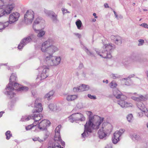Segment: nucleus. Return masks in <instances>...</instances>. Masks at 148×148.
<instances>
[{
    "mask_svg": "<svg viewBox=\"0 0 148 148\" xmlns=\"http://www.w3.org/2000/svg\"><path fill=\"white\" fill-rule=\"evenodd\" d=\"M115 16L116 18L117 19H119L118 16L117 14H115Z\"/></svg>",
    "mask_w": 148,
    "mask_h": 148,
    "instance_id": "nucleus-57",
    "label": "nucleus"
},
{
    "mask_svg": "<svg viewBox=\"0 0 148 148\" xmlns=\"http://www.w3.org/2000/svg\"><path fill=\"white\" fill-rule=\"evenodd\" d=\"M36 114H34L33 115L30 116H22L21 119V121H27L31 119H32L33 120V118L32 117L34 116V115Z\"/></svg>",
    "mask_w": 148,
    "mask_h": 148,
    "instance_id": "nucleus-31",
    "label": "nucleus"
},
{
    "mask_svg": "<svg viewBox=\"0 0 148 148\" xmlns=\"http://www.w3.org/2000/svg\"><path fill=\"white\" fill-rule=\"evenodd\" d=\"M83 48L88 55L92 57L95 56L94 52L91 51L85 46H84Z\"/></svg>",
    "mask_w": 148,
    "mask_h": 148,
    "instance_id": "nucleus-32",
    "label": "nucleus"
},
{
    "mask_svg": "<svg viewBox=\"0 0 148 148\" xmlns=\"http://www.w3.org/2000/svg\"><path fill=\"white\" fill-rule=\"evenodd\" d=\"M111 125L107 122H104L102 124L101 128L98 131L99 138L100 139L104 138L107 136V134L111 132Z\"/></svg>",
    "mask_w": 148,
    "mask_h": 148,
    "instance_id": "nucleus-5",
    "label": "nucleus"
},
{
    "mask_svg": "<svg viewBox=\"0 0 148 148\" xmlns=\"http://www.w3.org/2000/svg\"><path fill=\"white\" fill-rule=\"evenodd\" d=\"M147 98L146 95H143L138 94L136 93H134L132 94L131 97V98L132 99L138 102L145 101L147 99Z\"/></svg>",
    "mask_w": 148,
    "mask_h": 148,
    "instance_id": "nucleus-15",
    "label": "nucleus"
},
{
    "mask_svg": "<svg viewBox=\"0 0 148 148\" xmlns=\"http://www.w3.org/2000/svg\"><path fill=\"white\" fill-rule=\"evenodd\" d=\"M120 99L121 100H120L118 101L117 103L122 108H125L132 106V103L125 101V100L126 99Z\"/></svg>",
    "mask_w": 148,
    "mask_h": 148,
    "instance_id": "nucleus-22",
    "label": "nucleus"
},
{
    "mask_svg": "<svg viewBox=\"0 0 148 148\" xmlns=\"http://www.w3.org/2000/svg\"><path fill=\"white\" fill-rule=\"evenodd\" d=\"M110 87L111 88H114L116 87L117 85L115 81H112L109 85Z\"/></svg>",
    "mask_w": 148,
    "mask_h": 148,
    "instance_id": "nucleus-38",
    "label": "nucleus"
},
{
    "mask_svg": "<svg viewBox=\"0 0 148 148\" xmlns=\"http://www.w3.org/2000/svg\"><path fill=\"white\" fill-rule=\"evenodd\" d=\"M28 36L31 39V41L35 39L36 38V36L34 34H31Z\"/></svg>",
    "mask_w": 148,
    "mask_h": 148,
    "instance_id": "nucleus-43",
    "label": "nucleus"
},
{
    "mask_svg": "<svg viewBox=\"0 0 148 148\" xmlns=\"http://www.w3.org/2000/svg\"><path fill=\"white\" fill-rule=\"evenodd\" d=\"M39 75L36 78L37 81L40 82V81L42 79H44L47 77V73L49 70V67L47 66H43L38 68Z\"/></svg>",
    "mask_w": 148,
    "mask_h": 148,
    "instance_id": "nucleus-8",
    "label": "nucleus"
},
{
    "mask_svg": "<svg viewBox=\"0 0 148 148\" xmlns=\"http://www.w3.org/2000/svg\"><path fill=\"white\" fill-rule=\"evenodd\" d=\"M88 96L89 98L91 99H96V98L95 96L91 95L90 94H88Z\"/></svg>",
    "mask_w": 148,
    "mask_h": 148,
    "instance_id": "nucleus-46",
    "label": "nucleus"
},
{
    "mask_svg": "<svg viewBox=\"0 0 148 148\" xmlns=\"http://www.w3.org/2000/svg\"><path fill=\"white\" fill-rule=\"evenodd\" d=\"M38 141L40 143L42 142L43 141V140H42L40 139L39 138H38Z\"/></svg>",
    "mask_w": 148,
    "mask_h": 148,
    "instance_id": "nucleus-56",
    "label": "nucleus"
},
{
    "mask_svg": "<svg viewBox=\"0 0 148 148\" xmlns=\"http://www.w3.org/2000/svg\"><path fill=\"white\" fill-rule=\"evenodd\" d=\"M105 148H112V146L110 145H107Z\"/></svg>",
    "mask_w": 148,
    "mask_h": 148,
    "instance_id": "nucleus-53",
    "label": "nucleus"
},
{
    "mask_svg": "<svg viewBox=\"0 0 148 148\" xmlns=\"http://www.w3.org/2000/svg\"><path fill=\"white\" fill-rule=\"evenodd\" d=\"M118 17H119V18H123V16L121 15H120L119 16H118Z\"/></svg>",
    "mask_w": 148,
    "mask_h": 148,
    "instance_id": "nucleus-62",
    "label": "nucleus"
},
{
    "mask_svg": "<svg viewBox=\"0 0 148 148\" xmlns=\"http://www.w3.org/2000/svg\"><path fill=\"white\" fill-rule=\"evenodd\" d=\"M134 76V75L132 74L130 75L128 77V78H124L122 79V80H126V81L128 82V83H127L126 82H125V84L127 85H130V83L131 82L130 80L129 79L133 77Z\"/></svg>",
    "mask_w": 148,
    "mask_h": 148,
    "instance_id": "nucleus-34",
    "label": "nucleus"
},
{
    "mask_svg": "<svg viewBox=\"0 0 148 148\" xmlns=\"http://www.w3.org/2000/svg\"><path fill=\"white\" fill-rule=\"evenodd\" d=\"M41 99L40 98H37L35 101L34 106L35 110H33L32 112H41L43 109L41 104L40 103Z\"/></svg>",
    "mask_w": 148,
    "mask_h": 148,
    "instance_id": "nucleus-16",
    "label": "nucleus"
},
{
    "mask_svg": "<svg viewBox=\"0 0 148 148\" xmlns=\"http://www.w3.org/2000/svg\"><path fill=\"white\" fill-rule=\"evenodd\" d=\"M61 127V125H58L56 128L55 130V135L54 139L55 141H60L61 140L60 136V128Z\"/></svg>",
    "mask_w": 148,
    "mask_h": 148,
    "instance_id": "nucleus-24",
    "label": "nucleus"
},
{
    "mask_svg": "<svg viewBox=\"0 0 148 148\" xmlns=\"http://www.w3.org/2000/svg\"><path fill=\"white\" fill-rule=\"evenodd\" d=\"M143 116V114H140L139 113V116L140 117H142Z\"/></svg>",
    "mask_w": 148,
    "mask_h": 148,
    "instance_id": "nucleus-59",
    "label": "nucleus"
},
{
    "mask_svg": "<svg viewBox=\"0 0 148 148\" xmlns=\"http://www.w3.org/2000/svg\"><path fill=\"white\" fill-rule=\"evenodd\" d=\"M54 93V92L53 91H51L45 95V97L47 98V99L49 100L50 99L51 97L53 96Z\"/></svg>",
    "mask_w": 148,
    "mask_h": 148,
    "instance_id": "nucleus-37",
    "label": "nucleus"
},
{
    "mask_svg": "<svg viewBox=\"0 0 148 148\" xmlns=\"http://www.w3.org/2000/svg\"><path fill=\"white\" fill-rule=\"evenodd\" d=\"M42 117V115L41 114L38 113L35 114L34 116L32 117L34 121L33 123L32 124L28 125L26 127H25L26 130H28L31 129H34V130L36 128H37V127L36 126L38 124V121H40Z\"/></svg>",
    "mask_w": 148,
    "mask_h": 148,
    "instance_id": "nucleus-9",
    "label": "nucleus"
},
{
    "mask_svg": "<svg viewBox=\"0 0 148 148\" xmlns=\"http://www.w3.org/2000/svg\"><path fill=\"white\" fill-rule=\"evenodd\" d=\"M74 34L75 36L79 38H80L81 37V35L77 33H75Z\"/></svg>",
    "mask_w": 148,
    "mask_h": 148,
    "instance_id": "nucleus-50",
    "label": "nucleus"
},
{
    "mask_svg": "<svg viewBox=\"0 0 148 148\" xmlns=\"http://www.w3.org/2000/svg\"><path fill=\"white\" fill-rule=\"evenodd\" d=\"M77 96L76 95H68L66 96V99L69 101H72L76 99Z\"/></svg>",
    "mask_w": 148,
    "mask_h": 148,
    "instance_id": "nucleus-30",
    "label": "nucleus"
},
{
    "mask_svg": "<svg viewBox=\"0 0 148 148\" xmlns=\"http://www.w3.org/2000/svg\"><path fill=\"white\" fill-rule=\"evenodd\" d=\"M146 74L147 78H148V71H147L146 72Z\"/></svg>",
    "mask_w": 148,
    "mask_h": 148,
    "instance_id": "nucleus-61",
    "label": "nucleus"
},
{
    "mask_svg": "<svg viewBox=\"0 0 148 148\" xmlns=\"http://www.w3.org/2000/svg\"><path fill=\"white\" fill-rule=\"evenodd\" d=\"M45 132H46V135L47 136H48V135H49V133L48 132H47V130L46 131H45Z\"/></svg>",
    "mask_w": 148,
    "mask_h": 148,
    "instance_id": "nucleus-60",
    "label": "nucleus"
},
{
    "mask_svg": "<svg viewBox=\"0 0 148 148\" xmlns=\"http://www.w3.org/2000/svg\"><path fill=\"white\" fill-rule=\"evenodd\" d=\"M126 118L127 121L129 122H131L133 119V116L131 114H128Z\"/></svg>",
    "mask_w": 148,
    "mask_h": 148,
    "instance_id": "nucleus-40",
    "label": "nucleus"
},
{
    "mask_svg": "<svg viewBox=\"0 0 148 148\" xmlns=\"http://www.w3.org/2000/svg\"><path fill=\"white\" fill-rule=\"evenodd\" d=\"M59 50V49L58 47L56 46L52 45V44H51L49 49V50L48 53L49 54L52 55L54 53Z\"/></svg>",
    "mask_w": 148,
    "mask_h": 148,
    "instance_id": "nucleus-28",
    "label": "nucleus"
},
{
    "mask_svg": "<svg viewBox=\"0 0 148 148\" xmlns=\"http://www.w3.org/2000/svg\"><path fill=\"white\" fill-rule=\"evenodd\" d=\"M8 22H6L4 23L0 22V32L8 26Z\"/></svg>",
    "mask_w": 148,
    "mask_h": 148,
    "instance_id": "nucleus-33",
    "label": "nucleus"
},
{
    "mask_svg": "<svg viewBox=\"0 0 148 148\" xmlns=\"http://www.w3.org/2000/svg\"><path fill=\"white\" fill-rule=\"evenodd\" d=\"M62 10L64 14L66 13H69V12L68 11L67 9L64 8H62Z\"/></svg>",
    "mask_w": 148,
    "mask_h": 148,
    "instance_id": "nucleus-49",
    "label": "nucleus"
},
{
    "mask_svg": "<svg viewBox=\"0 0 148 148\" xmlns=\"http://www.w3.org/2000/svg\"><path fill=\"white\" fill-rule=\"evenodd\" d=\"M16 77L15 74H12L10 76V82L8 85L6 86L5 90L6 91L5 92V95H7L8 97L12 98L14 97L15 92L12 91L14 89V81L16 80Z\"/></svg>",
    "mask_w": 148,
    "mask_h": 148,
    "instance_id": "nucleus-3",
    "label": "nucleus"
},
{
    "mask_svg": "<svg viewBox=\"0 0 148 148\" xmlns=\"http://www.w3.org/2000/svg\"><path fill=\"white\" fill-rule=\"evenodd\" d=\"M39 28H33L35 32L37 34V36L39 38L43 37L45 35L46 32L43 29H38Z\"/></svg>",
    "mask_w": 148,
    "mask_h": 148,
    "instance_id": "nucleus-26",
    "label": "nucleus"
},
{
    "mask_svg": "<svg viewBox=\"0 0 148 148\" xmlns=\"http://www.w3.org/2000/svg\"><path fill=\"white\" fill-rule=\"evenodd\" d=\"M75 24L78 29L81 30L82 29L81 27L82 25L81 21L79 19H78L75 22Z\"/></svg>",
    "mask_w": 148,
    "mask_h": 148,
    "instance_id": "nucleus-36",
    "label": "nucleus"
},
{
    "mask_svg": "<svg viewBox=\"0 0 148 148\" xmlns=\"http://www.w3.org/2000/svg\"><path fill=\"white\" fill-rule=\"evenodd\" d=\"M45 24V21L41 17H38L34 21L33 25V28H44Z\"/></svg>",
    "mask_w": 148,
    "mask_h": 148,
    "instance_id": "nucleus-13",
    "label": "nucleus"
},
{
    "mask_svg": "<svg viewBox=\"0 0 148 148\" xmlns=\"http://www.w3.org/2000/svg\"><path fill=\"white\" fill-rule=\"evenodd\" d=\"M111 40L116 44L120 45L122 43L121 38L118 35H112L110 36Z\"/></svg>",
    "mask_w": 148,
    "mask_h": 148,
    "instance_id": "nucleus-20",
    "label": "nucleus"
},
{
    "mask_svg": "<svg viewBox=\"0 0 148 148\" xmlns=\"http://www.w3.org/2000/svg\"><path fill=\"white\" fill-rule=\"evenodd\" d=\"M39 121L37 127L33 131L35 132H38L40 131H46L47 127H49L50 124V121L46 119L42 120L40 122Z\"/></svg>",
    "mask_w": 148,
    "mask_h": 148,
    "instance_id": "nucleus-7",
    "label": "nucleus"
},
{
    "mask_svg": "<svg viewBox=\"0 0 148 148\" xmlns=\"http://www.w3.org/2000/svg\"><path fill=\"white\" fill-rule=\"evenodd\" d=\"M61 59V58L60 56H53L51 54H49L45 58L47 64L51 66H57L59 64Z\"/></svg>",
    "mask_w": 148,
    "mask_h": 148,
    "instance_id": "nucleus-6",
    "label": "nucleus"
},
{
    "mask_svg": "<svg viewBox=\"0 0 148 148\" xmlns=\"http://www.w3.org/2000/svg\"><path fill=\"white\" fill-rule=\"evenodd\" d=\"M104 5L106 8H108L109 7V6L107 3L105 4Z\"/></svg>",
    "mask_w": 148,
    "mask_h": 148,
    "instance_id": "nucleus-54",
    "label": "nucleus"
},
{
    "mask_svg": "<svg viewBox=\"0 0 148 148\" xmlns=\"http://www.w3.org/2000/svg\"><path fill=\"white\" fill-rule=\"evenodd\" d=\"M20 16L19 13L17 12H14L11 13L9 16L8 18L9 20L6 22L8 23L9 24L14 23L18 21Z\"/></svg>",
    "mask_w": 148,
    "mask_h": 148,
    "instance_id": "nucleus-14",
    "label": "nucleus"
},
{
    "mask_svg": "<svg viewBox=\"0 0 148 148\" xmlns=\"http://www.w3.org/2000/svg\"><path fill=\"white\" fill-rule=\"evenodd\" d=\"M14 89L12 91L15 92H15L16 91L20 92H26L28 90L29 88L25 86H23L21 85H19L18 84L16 83H15L14 84Z\"/></svg>",
    "mask_w": 148,
    "mask_h": 148,
    "instance_id": "nucleus-17",
    "label": "nucleus"
},
{
    "mask_svg": "<svg viewBox=\"0 0 148 148\" xmlns=\"http://www.w3.org/2000/svg\"><path fill=\"white\" fill-rule=\"evenodd\" d=\"M31 41V39L29 37L27 36L24 38L21 41L20 44L18 45V48L19 49H21L24 46L30 42Z\"/></svg>",
    "mask_w": 148,
    "mask_h": 148,
    "instance_id": "nucleus-21",
    "label": "nucleus"
},
{
    "mask_svg": "<svg viewBox=\"0 0 148 148\" xmlns=\"http://www.w3.org/2000/svg\"><path fill=\"white\" fill-rule=\"evenodd\" d=\"M105 82H106V84H107L108 83V80H106Z\"/></svg>",
    "mask_w": 148,
    "mask_h": 148,
    "instance_id": "nucleus-64",
    "label": "nucleus"
},
{
    "mask_svg": "<svg viewBox=\"0 0 148 148\" xmlns=\"http://www.w3.org/2000/svg\"><path fill=\"white\" fill-rule=\"evenodd\" d=\"M49 107L52 110L55 111L57 109V106L56 104H50L49 105Z\"/></svg>",
    "mask_w": 148,
    "mask_h": 148,
    "instance_id": "nucleus-35",
    "label": "nucleus"
},
{
    "mask_svg": "<svg viewBox=\"0 0 148 148\" xmlns=\"http://www.w3.org/2000/svg\"><path fill=\"white\" fill-rule=\"evenodd\" d=\"M52 148H63L61 147L60 145L58 143H56L53 146Z\"/></svg>",
    "mask_w": 148,
    "mask_h": 148,
    "instance_id": "nucleus-45",
    "label": "nucleus"
},
{
    "mask_svg": "<svg viewBox=\"0 0 148 148\" xmlns=\"http://www.w3.org/2000/svg\"><path fill=\"white\" fill-rule=\"evenodd\" d=\"M115 48V45L112 44H105L101 52L95 50L98 55L104 58H110L112 57L111 53Z\"/></svg>",
    "mask_w": 148,
    "mask_h": 148,
    "instance_id": "nucleus-2",
    "label": "nucleus"
},
{
    "mask_svg": "<svg viewBox=\"0 0 148 148\" xmlns=\"http://www.w3.org/2000/svg\"><path fill=\"white\" fill-rule=\"evenodd\" d=\"M16 0H7L6 2V5H9L11 4H12L14 5V7L12 8V10L15 7V5L14 3H9V1H10L12 2H14L16 1Z\"/></svg>",
    "mask_w": 148,
    "mask_h": 148,
    "instance_id": "nucleus-42",
    "label": "nucleus"
},
{
    "mask_svg": "<svg viewBox=\"0 0 148 148\" xmlns=\"http://www.w3.org/2000/svg\"><path fill=\"white\" fill-rule=\"evenodd\" d=\"M89 88V86L87 85L82 84L78 87L73 88V91L75 92L83 91L88 90Z\"/></svg>",
    "mask_w": 148,
    "mask_h": 148,
    "instance_id": "nucleus-19",
    "label": "nucleus"
},
{
    "mask_svg": "<svg viewBox=\"0 0 148 148\" xmlns=\"http://www.w3.org/2000/svg\"><path fill=\"white\" fill-rule=\"evenodd\" d=\"M93 15L94 16V17L95 18H97V16H96V14L95 13H93Z\"/></svg>",
    "mask_w": 148,
    "mask_h": 148,
    "instance_id": "nucleus-55",
    "label": "nucleus"
},
{
    "mask_svg": "<svg viewBox=\"0 0 148 148\" xmlns=\"http://www.w3.org/2000/svg\"><path fill=\"white\" fill-rule=\"evenodd\" d=\"M3 112H0V117H1L3 114Z\"/></svg>",
    "mask_w": 148,
    "mask_h": 148,
    "instance_id": "nucleus-58",
    "label": "nucleus"
},
{
    "mask_svg": "<svg viewBox=\"0 0 148 148\" xmlns=\"http://www.w3.org/2000/svg\"><path fill=\"white\" fill-rule=\"evenodd\" d=\"M138 41L139 42L138 45L139 46L143 45L144 42V40L141 39L139 40Z\"/></svg>",
    "mask_w": 148,
    "mask_h": 148,
    "instance_id": "nucleus-44",
    "label": "nucleus"
},
{
    "mask_svg": "<svg viewBox=\"0 0 148 148\" xmlns=\"http://www.w3.org/2000/svg\"><path fill=\"white\" fill-rule=\"evenodd\" d=\"M113 94L117 99H126L127 98L126 96L123 95L122 93L118 90H114L113 91Z\"/></svg>",
    "mask_w": 148,
    "mask_h": 148,
    "instance_id": "nucleus-23",
    "label": "nucleus"
},
{
    "mask_svg": "<svg viewBox=\"0 0 148 148\" xmlns=\"http://www.w3.org/2000/svg\"><path fill=\"white\" fill-rule=\"evenodd\" d=\"M34 13L31 10L27 11L24 15V20L25 22L28 24L32 23L34 18Z\"/></svg>",
    "mask_w": 148,
    "mask_h": 148,
    "instance_id": "nucleus-11",
    "label": "nucleus"
},
{
    "mask_svg": "<svg viewBox=\"0 0 148 148\" xmlns=\"http://www.w3.org/2000/svg\"><path fill=\"white\" fill-rule=\"evenodd\" d=\"M125 131L124 129H120L119 131H116L114 134V136L120 139V137L121 136L123 133Z\"/></svg>",
    "mask_w": 148,
    "mask_h": 148,
    "instance_id": "nucleus-29",
    "label": "nucleus"
},
{
    "mask_svg": "<svg viewBox=\"0 0 148 148\" xmlns=\"http://www.w3.org/2000/svg\"><path fill=\"white\" fill-rule=\"evenodd\" d=\"M7 0H0V18L10 14L12 10L14 5H6Z\"/></svg>",
    "mask_w": 148,
    "mask_h": 148,
    "instance_id": "nucleus-4",
    "label": "nucleus"
},
{
    "mask_svg": "<svg viewBox=\"0 0 148 148\" xmlns=\"http://www.w3.org/2000/svg\"><path fill=\"white\" fill-rule=\"evenodd\" d=\"M112 140L113 143L114 144H116L119 141L120 139L117 138H116V137L113 136L112 138Z\"/></svg>",
    "mask_w": 148,
    "mask_h": 148,
    "instance_id": "nucleus-41",
    "label": "nucleus"
},
{
    "mask_svg": "<svg viewBox=\"0 0 148 148\" xmlns=\"http://www.w3.org/2000/svg\"><path fill=\"white\" fill-rule=\"evenodd\" d=\"M84 66L83 64L82 63H80L79 65V67L80 69H82Z\"/></svg>",
    "mask_w": 148,
    "mask_h": 148,
    "instance_id": "nucleus-51",
    "label": "nucleus"
},
{
    "mask_svg": "<svg viewBox=\"0 0 148 148\" xmlns=\"http://www.w3.org/2000/svg\"><path fill=\"white\" fill-rule=\"evenodd\" d=\"M85 120V117L80 113H77L73 114L69 117V120L72 123L77 121H83Z\"/></svg>",
    "mask_w": 148,
    "mask_h": 148,
    "instance_id": "nucleus-10",
    "label": "nucleus"
},
{
    "mask_svg": "<svg viewBox=\"0 0 148 148\" xmlns=\"http://www.w3.org/2000/svg\"><path fill=\"white\" fill-rule=\"evenodd\" d=\"M92 21L95 22L96 21V19H95L93 18L92 19Z\"/></svg>",
    "mask_w": 148,
    "mask_h": 148,
    "instance_id": "nucleus-63",
    "label": "nucleus"
},
{
    "mask_svg": "<svg viewBox=\"0 0 148 148\" xmlns=\"http://www.w3.org/2000/svg\"><path fill=\"white\" fill-rule=\"evenodd\" d=\"M38 138H39L38 137H35V138H33L32 140L33 141H38Z\"/></svg>",
    "mask_w": 148,
    "mask_h": 148,
    "instance_id": "nucleus-52",
    "label": "nucleus"
},
{
    "mask_svg": "<svg viewBox=\"0 0 148 148\" xmlns=\"http://www.w3.org/2000/svg\"><path fill=\"white\" fill-rule=\"evenodd\" d=\"M130 137L133 141H139L142 140L141 136L135 133H132L130 134Z\"/></svg>",
    "mask_w": 148,
    "mask_h": 148,
    "instance_id": "nucleus-27",
    "label": "nucleus"
},
{
    "mask_svg": "<svg viewBox=\"0 0 148 148\" xmlns=\"http://www.w3.org/2000/svg\"><path fill=\"white\" fill-rule=\"evenodd\" d=\"M53 41L51 39H49L43 42L41 46V51L43 53H48L51 44H53Z\"/></svg>",
    "mask_w": 148,
    "mask_h": 148,
    "instance_id": "nucleus-12",
    "label": "nucleus"
},
{
    "mask_svg": "<svg viewBox=\"0 0 148 148\" xmlns=\"http://www.w3.org/2000/svg\"><path fill=\"white\" fill-rule=\"evenodd\" d=\"M140 25L144 27V28L148 29V25L146 23H143L140 24Z\"/></svg>",
    "mask_w": 148,
    "mask_h": 148,
    "instance_id": "nucleus-47",
    "label": "nucleus"
},
{
    "mask_svg": "<svg viewBox=\"0 0 148 148\" xmlns=\"http://www.w3.org/2000/svg\"><path fill=\"white\" fill-rule=\"evenodd\" d=\"M6 136V139L9 140L11 137L12 136V134L10 133V132L9 131H7L5 133Z\"/></svg>",
    "mask_w": 148,
    "mask_h": 148,
    "instance_id": "nucleus-39",
    "label": "nucleus"
},
{
    "mask_svg": "<svg viewBox=\"0 0 148 148\" xmlns=\"http://www.w3.org/2000/svg\"><path fill=\"white\" fill-rule=\"evenodd\" d=\"M86 113L88 116V120L84 125V132L82 134V136L84 138L88 136V132L90 133L94 130L98 129L104 119L97 115H94L91 111H86Z\"/></svg>",
    "mask_w": 148,
    "mask_h": 148,
    "instance_id": "nucleus-1",
    "label": "nucleus"
},
{
    "mask_svg": "<svg viewBox=\"0 0 148 148\" xmlns=\"http://www.w3.org/2000/svg\"><path fill=\"white\" fill-rule=\"evenodd\" d=\"M136 104L138 108L144 113L146 116L148 117V112L146 111L147 108L143 103L141 102H138Z\"/></svg>",
    "mask_w": 148,
    "mask_h": 148,
    "instance_id": "nucleus-25",
    "label": "nucleus"
},
{
    "mask_svg": "<svg viewBox=\"0 0 148 148\" xmlns=\"http://www.w3.org/2000/svg\"><path fill=\"white\" fill-rule=\"evenodd\" d=\"M111 77L114 79H115L119 77V76L116 74H112L111 75Z\"/></svg>",
    "mask_w": 148,
    "mask_h": 148,
    "instance_id": "nucleus-48",
    "label": "nucleus"
},
{
    "mask_svg": "<svg viewBox=\"0 0 148 148\" xmlns=\"http://www.w3.org/2000/svg\"><path fill=\"white\" fill-rule=\"evenodd\" d=\"M45 12L47 15L51 17L52 20L54 23H56L58 22L57 16L54 12L47 10H45Z\"/></svg>",
    "mask_w": 148,
    "mask_h": 148,
    "instance_id": "nucleus-18",
    "label": "nucleus"
}]
</instances>
